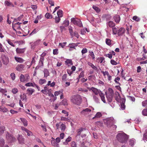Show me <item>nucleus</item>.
Masks as SVG:
<instances>
[{"label": "nucleus", "mask_w": 147, "mask_h": 147, "mask_svg": "<svg viewBox=\"0 0 147 147\" xmlns=\"http://www.w3.org/2000/svg\"><path fill=\"white\" fill-rule=\"evenodd\" d=\"M117 140L122 143L126 144L129 138V136L123 132L118 133L116 136Z\"/></svg>", "instance_id": "obj_1"}, {"label": "nucleus", "mask_w": 147, "mask_h": 147, "mask_svg": "<svg viewBox=\"0 0 147 147\" xmlns=\"http://www.w3.org/2000/svg\"><path fill=\"white\" fill-rule=\"evenodd\" d=\"M71 101L73 104L79 105L82 101V98L79 95H75L72 96Z\"/></svg>", "instance_id": "obj_2"}, {"label": "nucleus", "mask_w": 147, "mask_h": 147, "mask_svg": "<svg viewBox=\"0 0 147 147\" xmlns=\"http://www.w3.org/2000/svg\"><path fill=\"white\" fill-rule=\"evenodd\" d=\"M106 18L107 22H106V24L107 26V28H108L109 27L113 28L115 26V24L113 21H108L111 19V17L109 15H107L106 16Z\"/></svg>", "instance_id": "obj_3"}, {"label": "nucleus", "mask_w": 147, "mask_h": 147, "mask_svg": "<svg viewBox=\"0 0 147 147\" xmlns=\"http://www.w3.org/2000/svg\"><path fill=\"white\" fill-rule=\"evenodd\" d=\"M71 21L74 25L78 26L79 27L83 26V24L80 19L77 18H73L71 19Z\"/></svg>", "instance_id": "obj_4"}, {"label": "nucleus", "mask_w": 147, "mask_h": 147, "mask_svg": "<svg viewBox=\"0 0 147 147\" xmlns=\"http://www.w3.org/2000/svg\"><path fill=\"white\" fill-rule=\"evenodd\" d=\"M6 139L9 143H13L16 141V139L11 134L7 132L6 134Z\"/></svg>", "instance_id": "obj_5"}, {"label": "nucleus", "mask_w": 147, "mask_h": 147, "mask_svg": "<svg viewBox=\"0 0 147 147\" xmlns=\"http://www.w3.org/2000/svg\"><path fill=\"white\" fill-rule=\"evenodd\" d=\"M115 123V120L113 117H110L107 119V127H111L112 125Z\"/></svg>", "instance_id": "obj_6"}, {"label": "nucleus", "mask_w": 147, "mask_h": 147, "mask_svg": "<svg viewBox=\"0 0 147 147\" xmlns=\"http://www.w3.org/2000/svg\"><path fill=\"white\" fill-rule=\"evenodd\" d=\"M1 57L3 63L5 65H7L9 62L8 57L4 54H2L1 55Z\"/></svg>", "instance_id": "obj_7"}, {"label": "nucleus", "mask_w": 147, "mask_h": 147, "mask_svg": "<svg viewBox=\"0 0 147 147\" xmlns=\"http://www.w3.org/2000/svg\"><path fill=\"white\" fill-rule=\"evenodd\" d=\"M125 29L123 27H121L118 29L117 34L119 36H122L125 33Z\"/></svg>", "instance_id": "obj_8"}, {"label": "nucleus", "mask_w": 147, "mask_h": 147, "mask_svg": "<svg viewBox=\"0 0 147 147\" xmlns=\"http://www.w3.org/2000/svg\"><path fill=\"white\" fill-rule=\"evenodd\" d=\"M90 90L94 93L95 95H98V94L100 95V92H102L100 90L93 87L91 88H90Z\"/></svg>", "instance_id": "obj_9"}, {"label": "nucleus", "mask_w": 147, "mask_h": 147, "mask_svg": "<svg viewBox=\"0 0 147 147\" xmlns=\"http://www.w3.org/2000/svg\"><path fill=\"white\" fill-rule=\"evenodd\" d=\"M106 95L108 102H111L112 101L113 94H107L106 92Z\"/></svg>", "instance_id": "obj_10"}, {"label": "nucleus", "mask_w": 147, "mask_h": 147, "mask_svg": "<svg viewBox=\"0 0 147 147\" xmlns=\"http://www.w3.org/2000/svg\"><path fill=\"white\" fill-rule=\"evenodd\" d=\"M113 19L115 22L118 24L119 22L121 20L120 16L118 14L115 15L113 16Z\"/></svg>", "instance_id": "obj_11"}, {"label": "nucleus", "mask_w": 147, "mask_h": 147, "mask_svg": "<svg viewBox=\"0 0 147 147\" xmlns=\"http://www.w3.org/2000/svg\"><path fill=\"white\" fill-rule=\"evenodd\" d=\"M25 49L26 48L21 49L17 48L16 49V51L18 54H22L25 52Z\"/></svg>", "instance_id": "obj_12"}, {"label": "nucleus", "mask_w": 147, "mask_h": 147, "mask_svg": "<svg viewBox=\"0 0 147 147\" xmlns=\"http://www.w3.org/2000/svg\"><path fill=\"white\" fill-rule=\"evenodd\" d=\"M18 140L20 144H23L24 143V139L22 135H19V136L18 138Z\"/></svg>", "instance_id": "obj_13"}, {"label": "nucleus", "mask_w": 147, "mask_h": 147, "mask_svg": "<svg viewBox=\"0 0 147 147\" xmlns=\"http://www.w3.org/2000/svg\"><path fill=\"white\" fill-rule=\"evenodd\" d=\"M24 65L23 64H21L18 65L16 67V69L18 71L22 70L24 68Z\"/></svg>", "instance_id": "obj_14"}, {"label": "nucleus", "mask_w": 147, "mask_h": 147, "mask_svg": "<svg viewBox=\"0 0 147 147\" xmlns=\"http://www.w3.org/2000/svg\"><path fill=\"white\" fill-rule=\"evenodd\" d=\"M53 139L51 140V144L52 145L55 147H58L59 146V144L57 143L55 141V139L53 137L52 138Z\"/></svg>", "instance_id": "obj_15"}, {"label": "nucleus", "mask_w": 147, "mask_h": 147, "mask_svg": "<svg viewBox=\"0 0 147 147\" xmlns=\"http://www.w3.org/2000/svg\"><path fill=\"white\" fill-rule=\"evenodd\" d=\"M44 73V77L45 78H47L49 76V73L48 70L46 69H45L43 70Z\"/></svg>", "instance_id": "obj_16"}, {"label": "nucleus", "mask_w": 147, "mask_h": 147, "mask_svg": "<svg viewBox=\"0 0 147 147\" xmlns=\"http://www.w3.org/2000/svg\"><path fill=\"white\" fill-rule=\"evenodd\" d=\"M26 94L30 95L34 92V90L32 88H30L27 89Z\"/></svg>", "instance_id": "obj_17"}, {"label": "nucleus", "mask_w": 147, "mask_h": 147, "mask_svg": "<svg viewBox=\"0 0 147 147\" xmlns=\"http://www.w3.org/2000/svg\"><path fill=\"white\" fill-rule=\"evenodd\" d=\"M14 58L15 60L18 62L22 63L24 61V60L21 57H15Z\"/></svg>", "instance_id": "obj_18"}, {"label": "nucleus", "mask_w": 147, "mask_h": 147, "mask_svg": "<svg viewBox=\"0 0 147 147\" xmlns=\"http://www.w3.org/2000/svg\"><path fill=\"white\" fill-rule=\"evenodd\" d=\"M99 96L101 98V100L104 103H106V102L105 100V95L102 92H100Z\"/></svg>", "instance_id": "obj_19"}, {"label": "nucleus", "mask_w": 147, "mask_h": 147, "mask_svg": "<svg viewBox=\"0 0 147 147\" xmlns=\"http://www.w3.org/2000/svg\"><path fill=\"white\" fill-rule=\"evenodd\" d=\"M69 32L70 34V35L71 36H74V34H75V32H74L72 27L71 26H69Z\"/></svg>", "instance_id": "obj_20"}, {"label": "nucleus", "mask_w": 147, "mask_h": 147, "mask_svg": "<svg viewBox=\"0 0 147 147\" xmlns=\"http://www.w3.org/2000/svg\"><path fill=\"white\" fill-rule=\"evenodd\" d=\"M44 59H43L40 57L38 62V65L42 67L43 66Z\"/></svg>", "instance_id": "obj_21"}, {"label": "nucleus", "mask_w": 147, "mask_h": 147, "mask_svg": "<svg viewBox=\"0 0 147 147\" xmlns=\"http://www.w3.org/2000/svg\"><path fill=\"white\" fill-rule=\"evenodd\" d=\"M111 40L109 38H106L105 40L106 44L110 46H111L112 43H111Z\"/></svg>", "instance_id": "obj_22"}, {"label": "nucleus", "mask_w": 147, "mask_h": 147, "mask_svg": "<svg viewBox=\"0 0 147 147\" xmlns=\"http://www.w3.org/2000/svg\"><path fill=\"white\" fill-rule=\"evenodd\" d=\"M77 44L76 43H73L69 44L68 46V47L70 48H73L75 49V47L77 46Z\"/></svg>", "instance_id": "obj_23"}, {"label": "nucleus", "mask_w": 147, "mask_h": 147, "mask_svg": "<svg viewBox=\"0 0 147 147\" xmlns=\"http://www.w3.org/2000/svg\"><path fill=\"white\" fill-rule=\"evenodd\" d=\"M89 31V30H88L87 28H84L81 30L80 32L81 34L84 35L86 33V32H88Z\"/></svg>", "instance_id": "obj_24"}, {"label": "nucleus", "mask_w": 147, "mask_h": 147, "mask_svg": "<svg viewBox=\"0 0 147 147\" xmlns=\"http://www.w3.org/2000/svg\"><path fill=\"white\" fill-rule=\"evenodd\" d=\"M118 28H117L115 27H113L112 28V31H113V34L114 35H116L117 34L118 30Z\"/></svg>", "instance_id": "obj_25"}, {"label": "nucleus", "mask_w": 147, "mask_h": 147, "mask_svg": "<svg viewBox=\"0 0 147 147\" xmlns=\"http://www.w3.org/2000/svg\"><path fill=\"white\" fill-rule=\"evenodd\" d=\"M102 116V115L101 113L98 112L96 113L95 116L92 118V119H94L96 118H99Z\"/></svg>", "instance_id": "obj_26"}, {"label": "nucleus", "mask_w": 147, "mask_h": 147, "mask_svg": "<svg viewBox=\"0 0 147 147\" xmlns=\"http://www.w3.org/2000/svg\"><path fill=\"white\" fill-rule=\"evenodd\" d=\"M4 4L6 6H9L11 5L12 7H14V5L13 4L7 1H5Z\"/></svg>", "instance_id": "obj_27"}, {"label": "nucleus", "mask_w": 147, "mask_h": 147, "mask_svg": "<svg viewBox=\"0 0 147 147\" xmlns=\"http://www.w3.org/2000/svg\"><path fill=\"white\" fill-rule=\"evenodd\" d=\"M20 119L21 121L22 122V123L24 124V125L25 126H26L27 125V120L24 118H21Z\"/></svg>", "instance_id": "obj_28"}, {"label": "nucleus", "mask_w": 147, "mask_h": 147, "mask_svg": "<svg viewBox=\"0 0 147 147\" xmlns=\"http://www.w3.org/2000/svg\"><path fill=\"white\" fill-rule=\"evenodd\" d=\"M72 139V138L70 137L69 136L65 140V142H63V144H68V143L70 142Z\"/></svg>", "instance_id": "obj_29"}, {"label": "nucleus", "mask_w": 147, "mask_h": 147, "mask_svg": "<svg viewBox=\"0 0 147 147\" xmlns=\"http://www.w3.org/2000/svg\"><path fill=\"white\" fill-rule=\"evenodd\" d=\"M60 128L61 129V131H64L66 128L65 125L63 123H62L60 126Z\"/></svg>", "instance_id": "obj_30"}, {"label": "nucleus", "mask_w": 147, "mask_h": 147, "mask_svg": "<svg viewBox=\"0 0 147 147\" xmlns=\"http://www.w3.org/2000/svg\"><path fill=\"white\" fill-rule=\"evenodd\" d=\"M5 144V140L2 138H0V147H2Z\"/></svg>", "instance_id": "obj_31"}, {"label": "nucleus", "mask_w": 147, "mask_h": 147, "mask_svg": "<svg viewBox=\"0 0 147 147\" xmlns=\"http://www.w3.org/2000/svg\"><path fill=\"white\" fill-rule=\"evenodd\" d=\"M6 41L9 45H11V46L13 47H15V45H14L13 43L12 42V40H11L9 39H7Z\"/></svg>", "instance_id": "obj_32"}, {"label": "nucleus", "mask_w": 147, "mask_h": 147, "mask_svg": "<svg viewBox=\"0 0 147 147\" xmlns=\"http://www.w3.org/2000/svg\"><path fill=\"white\" fill-rule=\"evenodd\" d=\"M63 11L61 10H59L57 12V15L59 17H61L63 16Z\"/></svg>", "instance_id": "obj_33"}, {"label": "nucleus", "mask_w": 147, "mask_h": 147, "mask_svg": "<svg viewBox=\"0 0 147 147\" xmlns=\"http://www.w3.org/2000/svg\"><path fill=\"white\" fill-rule=\"evenodd\" d=\"M39 30L38 28H35L30 34L29 35L31 36L36 33L39 31Z\"/></svg>", "instance_id": "obj_34"}, {"label": "nucleus", "mask_w": 147, "mask_h": 147, "mask_svg": "<svg viewBox=\"0 0 147 147\" xmlns=\"http://www.w3.org/2000/svg\"><path fill=\"white\" fill-rule=\"evenodd\" d=\"M135 141V140L134 139H130L129 141V145L131 146H134Z\"/></svg>", "instance_id": "obj_35"}, {"label": "nucleus", "mask_w": 147, "mask_h": 147, "mask_svg": "<svg viewBox=\"0 0 147 147\" xmlns=\"http://www.w3.org/2000/svg\"><path fill=\"white\" fill-rule=\"evenodd\" d=\"M69 24V20H64L63 23V25L65 26L66 27L68 26Z\"/></svg>", "instance_id": "obj_36"}, {"label": "nucleus", "mask_w": 147, "mask_h": 147, "mask_svg": "<svg viewBox=\"0 0 147 147\" xmlns=\"http://www.w3.org/2000/svg\"><path fill=\"white\" fill-rule=\"evenodd\" d=\"M93 99L94 101L97 103H99V99L95 95H93Z\"/></svg>", "instance_id": "obj_37"}, {"label": "nucleus", "mask_w": 147, "mask_h": 147, "mask_svg": "<svg viewBox=\"0 0 147 147\" xmlns=\"http://www.w3.org/2000/svg\"><path fill=\"white\" fill-rule=\"evenodd\" d=\"M45 17L47 19L52 18L53 17L52 15L50 14L49 13H47L45 15Z\"/></svg>", "instance_id": "obj_38"}, {"label": "nucleus", "mask_w": 147, "mask_h": 147, "mask_svg": "<svg viewBox=\"0 0 147 147\" xmlns=\"http://www.w3.org/2000/svg\"><path fill=\"white\" fill-rule=\"evenodd\" d=\"M5 130V127L4 126H0V134H2L3 133Z\"/></svg>", "instance_id": "obj_39"}, {"label": "nucleus", "mask_w": 147, "mask_h": 147, "mask_svg": "<svg viewBox=\"0 0 147 147\" xmlns=\"http://www.w3.org/2000/svg\"><path fill=\"white\" fill-rule=\"evenodd\" d=\"M83 129L82 128H80L77 131V136H80L81 133L83 131Z\"/></svg>", "instance_id": "obj_40"}, {"label": "nucleus", "mask_w": 147, "mask_h": 147, "mask_svg": "<svg viewBox=\"0 0 147 147\" xmlns=\"http://www.w3.org/2000/svg\"><path fill=\"white\" fill-rule=\"evenodd\" d=\"M105 58L103 57H101L100 58H98L97 59V60L98 63H101L104 60Z\"/></svg>", "instance_id": "obj_41"}, {"label": "nucleus", "mask_w": 147, "mask_h": 147, "mask_svg": "<svg viewBox=\"0 0 147 147\" xmlns=\"http://www.w3.org/2000/svg\"><path fill=\"white\" fill-rule=\"evenodd\" d=\"M91 111V110L90 109L88 108H86L85 109H83L81 112V114H84V112L85 111L87 112L88 113V112H90Z\"/></svg>", "instance_id": "obj_42"}, {"label": "nucleus", "mask_w": 147, "mask_h": 147, "mask_svg": "<svg viewBox=\"0 0 147 147\" xmlns=\"http://www.w3.org/2000/svg\"><path fill=\"white\" fill-rule=\"evenodd\" d=\"M65 63L67 64H70L71 65H73V63L72 62V60L70 59H67L65 61Z\"/></svg>", "instance_id": "obj_43"}, {"label": "nucleus", "mask_w": 147, "mask_h": 147, "mask_svg": "<svg viewBox=\"0 0 147 147\" xmlns=\"http://www.w3.org/2000/svg\"><path fill=\"white\" fill-rule=\"evenodd\" d=\"M20 80L21 82H23L25 81V78L24 75L21 74L20 77Z\"/></svg>", "instance_id": "obj_44"}, {"label": "nucleus", "mask_w": 147, "mask_h": 147, "mask_svg": "<svg viewBox=\"0 0 147 147\" xmlns=\"http://www.w3.org/2000/svg\"><path fill=\"white\" fill-rule=\"evenodd\" d=\"M142 114L144 116H147V109H144L142 111Z\"/></svg>", "instance_id": "obj_45"}, {"label": "nucleus", "mask_w": 147, "mask_h": 147, "mask_svg": "<svg viewBox=\"0 0 147 147\" xmlns=\"http://www.w3.org/2000/svg\"><path fill=\"white\" fill-rule=\"evenodd\" d=\"M46 82L45 79H40L39 80V83L41 85L45 84Z\"/></svg>", "instance_id": "obj_46"}, {"label": "nucleus", "mask_w": 147, "mask_h": 147, "mask_svg": "<svg viewBox=\"0 0 147 147\" xmlns=\"http://www.w3.org/2000/svg\"><path fill=\"white\" fill-rule=\"evenodd\" d=\"M96 125L98 127L102 126L103 125V123L101 121H98L96 122Z\"/></svg>", "instance_id": "obj_47"}, {"label": "nucleus", "mask_w": 147, "mask_h": 147, "mask_svg": "<svg viewBox=\"0 0 147 147\" xmlns=\"http://www.w3.org/2000/svg\"><path fill=\"white\" fill-rule=\"evenodd\" d=\"M117 93L118 94V96L115 97V100H116V101L118 102H119V100L121 99V96L119 93L118 92Z\"/></svg>", "instance_id": "obj_48"}, {"label": "nucleus", "mask_w": 147, "mask_h": 147, "mask_svg": "<svg viewBox=\"0 0 147 147\" xmlns=\"http://www.w3.org/2000/svg\"><path fill=\"white\" fill-rule=\"evenodd\" d=\"M5 50L3 48L2 45L0 43V52H5Z\"/></svg>", "instance_id": "obj_49"}, {"label": "nucleus", "mask_w": 147, "mask_h": 147, "mask_svg": "<svg viewBox=\"0 0 147 147\" xmlns=\"http://www.w3.org/2000/svg\"><path fill=\"white\" fill-rule=\"evenodd\" d=\"M84 76V71H82L78 77L80 78H83Z\"/></svg>", "instance_id": "obj_50"}, {"label": "nucleus", "mask_w": 147, "mask_h": 147, "mask_svg": "<svg viewBox=\"0 0 147 147\" xmlns=\"http://www.w3.org/2000/svg\"><path fill=\"white\" fill-rule=\"evenodd\" d=\"M133 19L137 22H139L140 20V18L136 16H133Z\"/></svg>", "instance_id": "obj_51"}, {"label": "nucleus", "mask_w": 147, "mask_h": 147, "mask_svg": "<svg viewBox=\"0 0 147 147\" xmlns=\"http://www.w3.org/2000/svg\"><path fill=\"white\" fill-rule=\"evenodd\" d=\"M23 96H22V95H21L20 96V99H21V100H22V101L24 100H26V95L25 94H24Z\"/></svg>", "instance_id": "obj_52"}, {"label": "nucleus", "mask_w": 147, "mask_h": 147, "mask_svg": "<svg viewBox=\"0 0 147 147\" xmlns=\"http://www.w3.org/2000/svg\"><path fill=\"white\" fill-rule=\"evenodd\" d=\"M71 147H77L76 143L75 141L72 142L71 143Z\"/></svg>", "instance_id": "obj_53"}, {"label": "nucleus", "mask_w": 147, "mask_h": 147, "mask_svg": "<svg viewBox=\"0 0 147 147\" xmlns=\"http://www.w3.org/2000/svg\"><path fill=\"white\" fill-rule=\"evenodd\" d=\"M25 86H32L34 87L33 84L32 83L29 82L25 84Z\"/></svg>", "instance_id": "obj_54"}, {"label": "nucleus", "mask_w": 147, "mask_h": 147, "mask_svg": "<svg viewBox=\"0 0 147 147\" xmlns=\"http://www.w3.org/2000/svg\"><path fill=\"white\" fill-rule=\"evenodd\" d=\"M60 17H57V16L55 17V22L56 23H58L60 21Z\"/></svg>", "instance_id": "obj_55"}, {"label": "nucleus", "mask_w": 147, "mask_h": 147, "mask_svg": "<svg viewBox=\"0 0 147 147\" xmlns=\"http://www.w3.org/2000/svg\"><path fill=\"white\" fill-rule=\"evenodd\" d=\"M67 76V75L66 74H64L62 76V80L63 81H66V79Z\"/></svg>", "instance_id": "obj_56"}, {"label": "nucleus", "mask_w": 147, "mask_h": 147, "mask_svg": "<svg viewBox=\"0 0 147 147\" xmlns=\"http://www.w3.org/2000/svg\"><path fill=\"white\" fill-rule=\"evenodd\" d=\"M108 91L109 93L107 94H113V89L111 88H109L108 89Z\"/></svg>", "instance_id": "obj_57"}, {"label": "nucleus", "mask_w": 147, "mask_h": 147, "mask_svg": "<svg viewBox=\"0 0 147 147\" xmlns=\"http://www.w3.org/2000/svg\"><path fill=\"white\" fill-rule=\"evenodd\" d=\"M58 53L59 52L57 49H56L53 50V53L54 55H57Z\"/></svg>", "instance_id": "obj_58"}, {"label": "nucleus", "mask_w": 147, "mask_h": 147, "mask_svg": "<svg viewBox=\"0 0 147 147\" xmlns=\"http://www.w3.org/2000/svg\"><path fill=\"white\" fill-rule=\"evenodd\" d=\"M142 106L144 107L147 106V100L143 101L142 102Z\"/></svg>", "instance_id": "obj_59"}, {"label": "nucleus", "mask_w": 147, "mask_h": 147, "mask_svg": "<svg viewBox=\"0 0 147 147\" xmlns=\"http://www.w3.org/2000/svg\"><path fill=\"white\" fill-rule=\"evenodd\" d=\"M31 7L33 10H34L37 9V6L36 5H31Z\"/></svg>", "instance_id": "obj_60"}, {"label": "nucleus", "mask_w": 147, "mask_h": 147, "mask_svg": "<svg viewBox=\"0 0 147 147\" xmlns=\"http://www.w3.org/2000/svg\"><path fill=\"white\" fill-rule=\"evenodd\" d=\"M87 49L86 48H84L81 51V53L82 55H83L84 54L86 53L87 52Z\"/></svg>", "instance_id": "obj_61"}, {"label": "nucleus", "mask_w": 147, "mask_h": 147, "mask_svg": "<svg viewBox=\"0 0 147 147\" xmlns=\"http://www.w3.org/2000/svg\"><path fill=\"white\" fill-rule=\"evenodd\" d=\"M90 54L89 55H90V56L92 58V59H95V55L94 54L93 52L92 51H91L90 52Z\"/></svg>", "instance_id": "obj_62"}, {"label": "nucleus", "mask_w": 147, "mask_h": 147, "mask_svg": "<svg viewBox=\"0 0 147 147\" xmlns=\"http://www.w3.org/2000/svg\"><path fill=\"white\" fill-rule=\"evenodd\" d=\"M111 63L113 65H116L117 64V62L113 59L111 60Z\"/></svg>", "instance_id": "obj_63"}, {"label": "nucleus", "mask_w": 147, "mask_h": 147, "mask_svg": "<svg viewBox=\"0 0 147 147\" xmlns=\"http://www.w3.org/2000/svg\"><path fill=\"white\" fill-rule=\"evenodd\" d=\"M143 139L145 140H147V131L143 135Z\"/></svg>", "instance_id": "obj_64"}]
</instances>
